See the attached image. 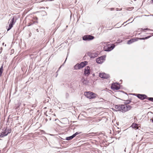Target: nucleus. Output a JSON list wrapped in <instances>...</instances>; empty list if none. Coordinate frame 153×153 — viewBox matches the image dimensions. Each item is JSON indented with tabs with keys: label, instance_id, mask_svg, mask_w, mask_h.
<instances>
[{
	"label": "nucleus",
	"instance_id": "nucleus-41",
	"mask_svg": "<svg viewBox=\"0 0 153 153\" xmlns=\"http://www.w3.org/2000/svg\"><path fill=\"white\" fill-rule=\"evenodd\" d=\"M68 95V93H67L66 94V95Z\"/></svg>",
	"mask_w": 153,
	"mask_h": 153
},
{
	"label": "nucleus",
	"instance_id": "nucleus-32",
	"mask_svg": "<svg viewBox=\"0 0 153 153\" xmlns=\"http://www.w3.org/2000/svg\"><path fill=\"white\" fill-rule=\"evenodd\" d=\"M127 21H126V22H124L123 24L122 25H124V23H126V22H127Z\"/></svg>",
	"mask_w": 153,
	"mask_h": 153
},
{
	"label": "nucleus",
	"instance_id": "nucleus-37",
	"mask_svg": "<svg viewBox=\"0 0 153 153\" xmlns=\"http://www.w3.org/2000/svg\"><path fill=\"white\" fill-rule=\"evenodd\" d=\"M123 93H125V94H127V93H126V92H124V91H123Z\"/></svg>",
	"mask_w": 153,
	"mask_h": 153
},
{
	"label": "nucleus",
	"instance_id": "nucleus-10",
	"mask_svg": "<svg viewBox=\"0 0 153 153\" xmlns=\"http://www.w3.org/2000/svg\"><path fill=\"white\" fill-rule=\"evenodd\" d=\"M99 76L100 77L104 79H108L109 77V75L106 74L105 73H100Z\"/></svg>",
	"mask_w": 153,
	"mask_h": 153
},
{
	"label": "nucleus",
	"instance_id": "nucleus-40",
	"mask_svg": "<svg viewBox=\"0 0 153 153\" xmlns=\"http://www.w3.org/2000/svg\"><path fill=\"white\" fill-rule=\"evenodd\" d=\"M47 119H45V120H46V121H47Z\"/></svg>",
	"mask_w": 153,
	"mask_h": 153
},
{
	"label": "nucleus",
	"instance_id": "nucleus-12",
	"mask_svg": "<svg viewBox=\"0 0 153 153\" xmlns=\"http://www.w3.org/2000/svg\"><path fill=\"white\" fill-rule=\"evenodd\" d=\"M81 81L84 85H87L89 82L87 80V79H85L84 78H83L82 79Z\"/></svg>",
	"mask_w": 153,
	"mask_h": 153
},
{
	"label": "nucleus",
	"instance_id": "nucleus-26",
	"mask_svg": "<svg viewBox=\"0 0 153 153\" xmlns=\"http://www.w3.org/2000/svg\"><path fill=\"white\" fill-rule=\"evenodd\" d=\"M141 29L144 30V31L145 30H151L149 29V28H144V29H143V28H142Z\"/></svg>",
	"mask_w": 153,
	"mask_h": 153
},
{
	"label": "nucleus",
	"instance_id": "nucleus-9",
	"mask_svg": "<svg viewBox=\"0 0 153 153\" xmlns=\"http://www.w3.org/2000/svg\"><path fill=\"white\" fill-rule=\"evenodd\" d=\"M88 62L86 61H85L84 62H81L80 64H78V65L79 66V69H80L85 67L86 65L87 64Z\"/></svg>",
	"mask_w": 153,
	"mask_h": 153
},
{
	"label": "nucleus",
	"instance_id": "nucleus-48",
	"mask_svg": "<svg viewBox=\"0 0 153 153\" xmlns=\"http://www.w3.org/2000/svg\"><path fill=\"white\" fill-rule=\"evenodd\" d=\"M152 153H153V152H152Z\"/></svg>",
	"mask_w": 153,
	"mask_h": 153
},
{
	"label": "nucleus",
	"instance_id": "nucleus-17",
	"mask_svg": "<svg viewBox=\"0 0 153 153\" xmlns=\"http://www.w3.org/2000/svg\"><path fill=\"white\" fill-rule=\"evenodd\" d=\"M138 126V124L135 123H133L131 125V126L133 128H137V127Z\"/></svg>",
	"mask_w": 153,
	"mask_h": 153
},
{
	"label": "nucleus",
	"instance_id": "nucleus-24",
	"mask_svg": "<svg viewBox=\"0 0 153 153\" xmlns=\"http://www.w3.org/2000/svg\"><path fill=\"white\" fill-rule=\"evenodd\" d=\"M5 131H6L7 133V134H9L10 133L11 131V129H6L5 130Z\"/></svg>",
	"mask_w": 153,
	"mask_h": 153
},
{
	"label": "nucleus",
	"instance_id": "nucleus-30",
	"mask_svg": "<svg viewBox=\"0 0 153 153\" xmlns=\"http://www.w3.org/2000/svg\"><path fill=\"white\" fill-rule=\"evenodd\" d=\"M38 21H35L34 22V23H38Z\"/></svg>",
	"mask_w": 153,
	"mask_h": 153
},
{
	"label": "nucleus",
	"instance_id": "nucleus-31",
	"mask_svg": "<svg viewBox=\"0 0 153 153\" xmlns=\"http://www.w3.org/2000/svg\"><path fill=\"white\" fill-rule=\"evenodd\" d=\"M110 9H111V10H113V9H114V8H111Z\"/></svg>",
	"mask_w": 153,
	"mask_h": 153
},
{
	"label": "nucleus",
	"instance_id": "nucleus-36",
	"mask_svg": "<svg viewBox=\"0 0 153 153\" xmlns=\"http://www.w3.org/2000/svg\"><path fill=\"white\" fill-rule=\"evenodd\" d=\"M145 16H151V15H147H147H145Z\"/></svg>",
	"mask_w": 153,
	"mask_h": 153
},
{
	"label": "nucleus",
	"instance_id": "nucleus-11",
	"mask_svg": "<svg viewBox=\"0 0 153 153\" xmlns=\"http://www.w3.org/2000/svg\"><path fill=\"white\" fill-rule=\"evenodd\" d=\"M139 38H136L135 39H132L128 41L127 42V44H130L133 42L137 41V39H138Z\"/></svg>",
	"mask_w": 153,
	"mask_h": 153
},
{
	"label": "nucleus",
	"instance_id": "nucleus-5",
	"mask_svg": "<svg viewBox=\"0 0 153 153\" xmlns=\"http://www.w3.org/2000/svg\"><path fill=\"white\" fill-rule=\"evenodd\" d=\"M119 84L118 83H114L112 84L111 88L113 91L117 90L120 89V87L118 86Z\"/></svg>",
	"mask_w": 153,
	"mask_h": 153
},
{
	"label": "nucleus",
	"instance_id": "nucleus-6",
	"mask_svg": "<svg viewBox=\"0 0 153 153\" xmlns=\"http://www.w3.org/2000/svg\"><path fill=\"white\" fill-rule=\"evenodd\" d=\"M84 74L85 76H88L90 74V68L89 66L86 67L84 69Z\"/></svg>",
	"mask_w": 153,
	"mask_h": 153
},
{
	"label": "nucleus",
	"instance_id": "nucleus-38",
	"mask_svg": "<svg viewBox=\"0 0 153 153\" xmlns=\"http://www.w3.org/2000/svg\"><path fill=\"white\" fill-rule=\"evenodd\" d=\"M67 57H66V60H65V62L66 60V59H67Z\"/></svg>",
	"mask_w": 153,
	"mask_h": 153
},
{
	"label": "nucleus",
	"instance_id": "nucleus-45",
	"mask_svg": "<svg viewBox=\"0 0 153 153\" xmlns=\"http://www.w3.org/2000/svg\"><path fill=\"white\" fill-rule=\"evenodd\" d=\"M1 150H0V153H1Z\"/></svg>",
	"mask_w": 153,
	"mask_h": 153
},
{
	"label": "nucleus",
	"instance_id": "nucleus-21",
	"mask_svg": "<svg viewBox=\"0 0 153 153\" xmlns=\"http://www.w3.org/2000/svg\"><path fill=\"white\" fill-rule=\"evenodd\" d=\"M74 69L75 70H77L79 69V66L78 65V64H76L75 65L74 67Z\"/></svg>",
	"mask_w": 153,
	"mask_h": 153
},
{
	"label": "nucleus",
	"instance_id": "nucleus-23",
	"mask_svg": "<svg viewBox=\"0 0 153 153\" xmlns=\"http://www.w3.org/2000/svg\"><path fill=\"white\" fill-rule=\"evenodd\" d=\"M91 135L93 136H94L98 134H100V133H98V132H92L91 133Z\"/></svg>",
	"mask_w": 153,
	"mask_h": 153
},
{
	"label": "nucleus",
	"instance_id": "nucleus-33",
	"mask_svg": "<svg viewBox=\"0 0 153 153\" xmlns=\"http://www.w3.org/2000/svg\"><path fill=\"white\" fill-rule=\"evenodd\" d=\"M60 67H60V68H59V70L57 71L56 72V73H57V72H58V71H59V69L60 68Z\"/></svg>",
	"mask_w": 153,
	"mask_h": 153
},
{
	"label": "nucleus",
	"instance_id": "nucleus-3",
	"mask_svg": "<svg viewBox=\"0 0 153 153\" xmlns=\"http://www.w3.org/2000/svg\"><path fill=\"white\" fill-rule=\"evenodd\" d=\"M94 37L90 35H86L82 37V39L84 41H90L94 39Z\"/></svg>",
	"mask_w": 153,
	"mask_h": 153
},
{
	"label": "nucleus",
	"instance_id": "nucleus-16",
	"mask_svg": "<svg viewBox=\"0 0 153 153\" xmlns=\"http://www.w3.org/2000/svg\"><path fill=\"white\" fill-rule=\"evenodd\" d=\"M96 95L97 94L93 92H91L90 99L94 98L96 97Z\"/></svg>",
	"mask_w": 153,
	"mask_h": 153
},
{
	"label": "nucleus",
	"instance_id": "nucleus-13",
	"mask_svg": "<svg viewBox=\"0 0 153 153\" xmlns=\"http://www.w3.org/2000/svg\"><path fill=\"white\" fill-rule=\"evenodd\" d=\"M91 58H94L97 56V54L95 52L89 55Z\"/></svg>",
	"mask_w": 153,
	"mask_h": 153
},
{
	"label": "nucleus",
	"instance_id": "nucleus-19",
	"mask_svg": "<svg viewBox=\"0 0 153 153\" xmlns=\"http://www.w3.org/2000/svg\"><path fill=\"white\" fill-rule=\"evenodd\" d=\"M131 102V100H126L125 101V102H124V104L126 105L128 104H130Z\"/></svg>",
	"mask_w": 153,
	"mask_h": 153
},
{
	"label": "nucleus",
	"instance_id": "nucleus-46",
	"mask_svg": "<svg viewBox=\"0 0 153 153\" xmlns=\"http://www.w3.org/2000/svg\"><path fill=\"white\" fill-rule=\"evenodd\" d=\"M152 2H153V0H152Z\"/></svg>",
	"mask_w": 153,
	"mask_h": 153
},
{
	"label": "nucleus",
	"instance_id": "nucleus-8",
	"mask_svg": "<svg viewBox=\"0 0 153 153\" xmlns=\"http://www.w3.org/2000/svg\"><path fill=\"white\" fill-rule=\"evenodd\" d=\"M14 17L12 18V20L10 24L8 27L7 28V30H10L13 27V25H14L15 22H14Z\"/></svg>",
	"mask_w": 153,
	"mask_h": 153
},
{
	"label": "nucleus",
	"instance_id": "nucleus-44",
	"mask_svg": "<svg viewBox=\"0 0 153 153\" xmlns=\"http://www.w3.org/2000/svg\"><path fill=\"white\" fill-rule=\"evenodd\" d=\"M93 76H94V74H93Z\"/></svg>",
	"mask_w": 153,
	"mask_h": 153
},
{
	"label": "nucleus",
	"instance_id": "nucleus-22",
	"mask_svg": "<svg viewBox=\"0 0 153 153\" xmlns=\"http://www.w3.org/2000/svg\"><path fill=\"white\" fill-rule=\"evenodd\" d=\"M81 133H82L81 132H76V133H74V134H73L72 135H73L74 137L77 135L79 134H80Z\"/></svg>",
	"mask_w": 153,
	"mask_h": 153
},
{
	"label": "nucleus",
	"instance_id": "nucleus-7",
	"mask_svg": "<svg viewBox=\"0 0 153 153\" xmlns=\"http://www.w3.org/2000/svg\"><path fill=\"white\" fill-rule=\"evenodd\" d=\"M115 47V45L113 44L112 45L108 47H104V49L105 51H109L113 50Z\"/></svg>",
	"mask_w": 153,
	"mask_h": 153
},
{
	"label": "nucleus",
	"instance_id": "nucleus-18",
	"mask_svg": "<svg viewBox=\"0 0 153 153\" xmlns=\"http://www.w3.org/2000/svg\"><path fill=\"white\" fill-rule=\"evenodd\" d=\"M74 138V137H73V135H72L71 136H70L69 137H67L65 139L67 140H70L72 139H73Z\"/></svg>",
	"mask_w": 153,
	"mask_h": 153
},
{
	"label": "nucleus",
	"instance_id": "nucleus-2",
	"mask_svg": "<svg viewBox=\"0 0 153 153\" xmlns=\"http://www.w3.org/2000/svg\"><path fill=\"white\" fill-rule=\"evenodd\" d=\"M132 94L136 96L138 98L141 100H144L145 99H147V96L144 94Z\"/></svg>",
	"mask_w": 153,
	"mask_h": 153
},
{
	"label": "nucleus",
	"instance_id": "nucleus-35",
	"mask_svg": "<svg viewBox=\"0 0 153 153\" xmlns=\"http://www.w3.org/2000/svg\"><path fill=\"white\" fill-rule=\"evenodd\" d=\"M130 19H129L128 20V21H127H127H130Z\"/></svg>",
	"mask_w": 153,
	"mask_h": 153
},
{
	"label": "nucleus",
	"instance_id": "nucleus-47",
	"mask_svg": "<svg viewBox=\"0 0 153 153\" xmlns=\"http://www.w3.org/2000/svg\"><path fill=\"white\" fill-rule=\"evenodd\" d=\"M57 75L58 74H57V75L56 76V77H57Z\"/></svg>",
	"mask_w": 153,
	"mask_h": 153
},
{
	"label": "nucleus",
	"instance_id": "nucleus-20",
	"mask_svg": "<svg viewBox=\"0 0 153 153\" xmlns=\"http://www.w3.org/2000/svg\"><path fill=\"white\" fill-rule=\"evenodd\" d=\"M151 36H146L145 38H139V39L140 40L146 39H149V38Z\"/></svg>",
	"mask_w": 153,
	"mask_h": 153
},
{
	"label": "nucleus",
	"instance_id": "nucleus-15",
	"mask_svg": "<svg viewBox=\"0 0 153 153\" xmlns=\"http://www.w3.org/2000/svg\"><path fill=\"white\" fill-rule=\"evenodd\" d=\"M8 134L7 133L6 131H4L2 132L1 134L0 137H3L4 136H7Z\"/></svg>",
	"mask_w": 153,
	"mask_h": 153
},
{
	"label": "nucleus",
	"instance_id": "nucleus-43",
	"mask_svg": "<svg viewBox=\"0 0 153 153\" xmlns=\"http://www.w3.org/2000/svg\"><path fill=\"white\" fill-rule=\"evenodd\" d=\"M14 51V50H13V49L11 50V51Z\"/></svg>",
	"mask_w": 153,
	"mask_h": 153
},
{
	"label": "nucleus",
	"instance_id": "nucleus-4",
	"mask_svg": "<svg viewBox=\"0 0 153 153\" xmlns=\"http://www.w3.org/2000/svg\"><path fill=\"white\" fill-rule=\"evenodd\" d=\"M106 56L105 55L101 56L96 59V62L98 64H101L103 62V60H105Z\"/></svg>",
	"mask_w": 153,
	"mask_h": 153
},
{
	"label": "nucleus",
	"instance_id": "nucleus-27",
	"mask_svg": "<svg viewBox=\"0 0 153 153\" xmlns=\"http://www.w3.org/2000/svg\"><path fill=\"white\" fill-rule=\"evenodd\" d=\"M33 24L31 22H30V23H28V26H30V25H32Z\"/></svg>",
	"mask_w": 153,
	"mask_h": 153
},
{
	"label": "nucleus",
	"instance_id": "nucleus-34",
	"mask_svg": "<svg viewBox=\"0 0 153 153\" xmlns=\"http://www.w3.org/2000/svg\"><path fill=\"white\" fill-rule=\"evenodd\" d=\"M35 19H36V20H37L38 18L37 17H35Z\"/></svg>",
	"mask_w": 153,
	"mask_h": 153
},
{
	"label": "nucleus",
	"instance_id": "nucleus-1",
	"mask_svg": "<svg viewBox=\"0 0 153 153\" xmlns=\"http://www.w3.org/2000/svg\"><path fill=\"white\" fill-rule=\"evenodd\" d=\"M116 109L114 110L116 111H121L122 112H125L130 110L132 106L130 105H125L123 104L115 105L114 106Z\"/></svg>",
	"mask_w": 153,
	"mask_h": 153
},
{
	"label": "nucleus",
	"instance_id": "nucleus-25",
	"mask_svg": "<svg viewBox=\"0 0 153 153\" xmlns=\"http://www.w3.org/2000/svg\"><path fill=\"white\" fill-rule=\"evenodd\" d=\"M147 99L148 100L153 102V97H148Z\"/></svg>",
	"mask_w": 153,
	"mask_h": 153
},
{
	"label": "nucleus",
	"instance_id": "nucleus-28",
	"mask_svg": "<svg viewBox=\"0 0 153 153\" xmlns=\"http://www.w3.org/2000/svg\"><path fill=\"white\" fill-rule=\"evenodd\" d=\"M150 121L153 123V117L152 119H150Z\"/></svg>",
	"mask_w": 153,
	"mask_h": 153
},
{
	"label": "nucleus",
	"instance_id": "nucleus-42",
	"mask_svg": "<svg viewBox=\"0 0 153 153\" xmlns=\"http://www.w3.org/2000/svg\"><path fill=\"white\" fill-rule=\"evenodd\" d=\"M14 51V50H13V49L11 50V51Z\"/></svg>",
	"mask_w": 153,
	"mask_h": 153
},
{
	"label": "nucleus",
	"instance_id": "nucleus-39",
	"mask_svg": "<svg viewBox=\"0 0 153 153\" xmlns=\"http://www.w3.org/2000/svg\"><path fill=\"white\" fill-rule=\"evenodd\" d=\"M36 31H37V32H38V29H36Z\"/></svg>",
	"mask_w": 153,
	"mask_h": 153
},
{
	"label": "nucleus",
	"instance_id": "nucleus-14",
	"mask_svg": "<svg viewBox=\"0 0 153 153\" xmlns=\"http://www.w3.org/2000/svg\"><path fill=\"white\" fill-rule=\"evenodd\" d=\"M91 93L90 91L85 92L84 93V95L86 97L90 99Z\"/></svg>",
	"mask_w": 153,
	"mask_h": 153
},
{
	"label": "nucleus",
	"instance_id": "nucleus-29",
	"mask_svg": "<svg viewBox=\"0 0 153 153\" xmlns=\"http://www.w3.org/2000/svg\"><path fill=\"white\" fill-rule=\"evenodd\" d=\"M48 119L49 120H51V118L50 117H48Z\"/></svg>",
	"mask_w": 153,
	"mask_h": 153
}]
</instances>
